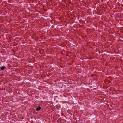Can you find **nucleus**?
<instances>
[{
	"label": "nucleus",
	"instance_id": "2",
	"mask_svg": "<svg viewBox=\"0 0 123 123\" xmlns=\"http://www.w3.org/2000/svg\"><path fill=\"white\" fill-rule=\"evenodd\" d=\"M1 70H3L4 69L6 68L4 66H2L1 68Z\"/></svg>",
	"mask_w": 123,
	"mask_h": 123
},
{
	"label": "nucleus",
	"instance_id": "1",
	"mask_svg": "<svg viewBox=\"0 0 123 123\" xmlns=\"http://www.w3.org/2000/svg\"><path fill=\"white\" fill-rule=\"evenodd\" d=\"M41 109V108L40 106H39L38 107L36 108V109L37 111H39Z\"/></svg>",
	"mask_w": 123,
	"mask_h": 123
}]
</instances>
